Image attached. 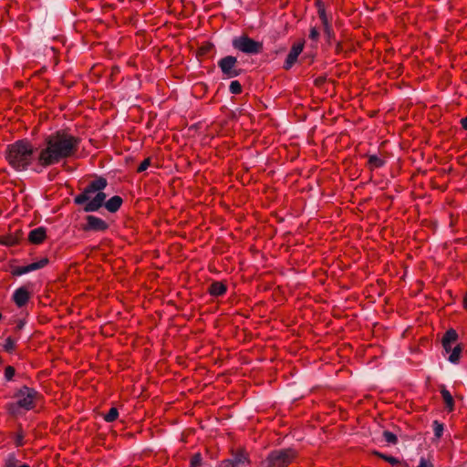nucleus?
Returning a JSON list of instances; mask_svg holds the SVG:
<instances>
[{
    "mask_svg": "<svg viewBox=\"0 0 467 467\" xmlns=\"http://www.w3.org/2000/svg\"><path fill=\"white\" fill-rule=\"evenodd\" d=\"M78 144V139L65 130L47 135L37 149L38 167L47 168L73 156Z\"/></svg>",
    "mask_w": 467,
    "mask_h": 467,
    "instance_id": "f257e3e1",
    "label": "nucleus"
},
{
    "mask_svg": "<svg viewBox=\"0 0 467 467\" xmlns=\"http://www.w3.org/2000/svg\"><path fill=\"white\" fill-rule=\"evenodd\" d=\"M6 160L9 165L17 171L31 168L35 171H41L44 167L37 165V152L27 140H17L8 145Z\"/></svg>",
    "mask_w": 467,
    "mask_h": 467,
    "instance_id": "f03ea898",
    "label": "nucleus"
},
{
    "mask_svg": "<svg viewBox=\"0 0 467 467\" xmlns=\"http://www.w3.org/2000/svg\"><path fill=\"white\" fill-rule=\"evenodd\" d=\"M106 187V179L98 178L92 181L80 194L77 195L74 202L77 204H84L85 212H96L105 202L107 195L103 191Z\"/></svg>",
    "mask_w": 467,
    "mask_h": 467,
    "instance_id": "7ed1b4c3",
    "label": "nucleus"
},
{
    "mask_svg": "<svg viewBox=\"0 0 467 467\" xmlns=\"http://www.w3.org/2000/svg\"><path fill=\"white\" fill-rule=\"evenodd\" d=\"M41 398L42 395L36 389L23 386L15 392L12 401L6 404L5 409L12 416H21L34 410Z\"/></svg>",
    "mask_w": 467,
    "mask_h": 467,
    "instance_id": "20e7f679",
    "label": "nucleus"
},
{
    "mask_svg": "<svg viewBox=\"0 0 467 467\" xmlns=\"http://www.w3.org/2000/svg\"><path fill=\"white\" fill-rule=\"evenodd\" d=\"M296 457L293 449L275 450L262 462L264 467H287Z\"/></svg>",
    "mask_w": 467,
    "mask_h": 467,
    "instance_id": "39448f33",
    "label": "nucleus"
},
{
    "mask_svg": "<svg viewBox=\"0 0 467 467\" xmlns=\"http://www.w3.org/2000/svg\"><path fill=\"white\" fill-rule=\"evenodd\" d=\"M233 47L246 54H258L262 50V44L254 39L242 36L233 40Z\"/></svg>",
    "mask_w": 467,
    "mask_h": 467,
    "instance_id": "423d86ee",
    "label": "nucleus"
},
{
    "mask_svg": "<svg viewBox=\"0 0 467 467\" xmlns=\"http://www.w3.org/2000/svg\"><path fill=\"white\" fill-rule=\"evenodd\" d=\"M218 66L223 74L228 78H235L241 73V69L237 67V58L233 56H227L220 59Z\"/></svg>",
    "mask_w": 467,
    "mask_h": 467,
    "instance_id": "0eeeda50",
    "label": "nucleus"
},
{
    "mask_svg": "<svg viewBox=\"0 0 467 467\" xmlns=\"http://www.w3.org/2000/svg\"><path fill=\"white\" fill-rule=\"evenodd\" d=\"M305 46V41L301 40L293 44L286 59L284 64L285 69H290L296 62L299 55L302 53Z\"/></svg>",
    "mask_w": 467,
    "mask_h": 467,
    "instance_id": "6e6552de",
    "label": "nucleus"
},
{
    "mask_svg": "<svg viewBox=\"0 0 467 467\" xmlns=\"http://www.w3.org/2000/svg\"><path fill=\"white\" fill-rule=\"evenodd\" d=\"M32 295V288L27 285L18 287L13 294V300L18 307L27 304Z\"/></svg>",
    "mask_w": 467,
    "mask_h": 467,
    "instance_id": "1a4fd4ad",
    "label": "nucleus"
},
{
    "mask_svg": "<svg viewBox=\"0 0 467 467\" xmlns=\"http://www.w3.org/2000/svg\"><path fill=\"white\" fill-rule=\"evenodd\" d=\"M47 263H48V260L47 258H42L39 261L31 263L27 265H22V266H17V267L14 268L12 274L14 275H18V276L23 275L27 273H30V272H33V271H36V270L45 267L47 265Z\"/></svg>",
    "mask_w": 467,
    "mask_h": 467,
    "instance_id": "9d476101",
    "label": "nucleus"
},
{
    "mask_svg": "<svg viewBox=\"0 0 467 467\" xmlns=\"http://www.w3.org/2000/svg\"><path fill=\"white\" fill-rule=\"evenodd\" d=\"M248 463L247 454L244 451H239L232 459L222 462L221 467H240Z\"/></svg>",
    "mask_w": 467,
    "mask_h": 467,
    "instance_id": "9b49d317",
    "label": "nucleus"
},
{
    "mask_svg": "<svg viewBox=\"0 0 467 467\" xmlns=\"http://www.w3.org/2000/svg\"><path fill=\"white\" fill-rule=\"evenodd\" d=\"M108 228V223L99 217L88 215L87 217V225L85 230L88 231H105Z\"/></svg>",
    "mask_w": 467,
    "mask_h": 467,
    "instance_id": "f8f14e48",
    "label": "nucleus"
},
{
    "mask_svg": "<svg viewBox=\"0 0 467 467\" xmlns=\"http://www.w3.org/2000/svg\"><path fill=\"white\" fill-rule=\"evenodd\" d=\"M47 237V232L44 227H38L30 231L28 240L30 243L39 244L44 242Z\"/></svg>",
    "mask_w": 467,
    "mask_h": 467,
    "instance_id": "ddd939ff",
    "label": "nucleus"
},
{
    "mask_svg": "<svg viewBox=\"0 0 467 467\" xmlns=\"http://www.w3.org/2000/svg\"><path fill=\"white\" fill-rule=\"evenodd\" d=\"M458 334L454 329H449L442 337V346L447 353H450L451 346L456 342Z\"/></svg>",
    "mask_w": 467,
    "mask_h": 467,
    "instance_id": "4468645a",
    "label": "nucleus"
},
{
    "mask_svg": "<svg viewBox=\"0 0 467 467\" xmlns=\"http://www.w3.org/2000/svg\"><path fill=\"white\" fill-rule=\"evenodd\" d=\"M122 202V198L115 195L109 199L107 202L105 201L103 205L109 213H115L120 208Z\"/></svg>",
    "mask_w": 467,
    "mask_h": 467,
    "instance_id": "2eb2a0df",
    "label": "nucleus"
},
{
    "mask_svg": "<svg viewBox=\"0 0 467 467\" xmlns=\"http://www.w3.org/2000/svg\"><path fill=\"white\" fill-rule=\"evenodd\" d=\"M226 290H227L226 285L222 282H213L211 284V285L209 287V293L213 296H223V294H225Z\"/></svg>",
    "mask_w": 467,
    "mask_h": 467,
    "instance_id": "dca6fc26",
    "label": "nucleus"
},
{
    "mask_svg": "<svg viewBox=\"0 0 467 467\" xmlns=\"http://www.w3.org/2000/svg\"><path fill=\"white\" fill-rule=\"evenodd\" d=\"M375 454L381 458L382 460L386 461L387 462H389V464H391L392 466H395V467H408V464L406 462H403L401 461H400L398 458L396 457H393V456H389V455H387V454H384L382 452H379V451H376Z\"/></svg>",
    "mask_w": 467,
    "mask_h": 467,
    "instance_id": "f3484780",
    "label": "nucleus"
},
{
    "mask_svg": "<svg viewBox=\"0 0 467 467\" xmlns=\"http://www.w3.org/2000/svg\"><path fill=\"white\" fill-rule=\"evenodd\" d=\"M441 397L443 399V401L446 405V408L449 411H452L454 409V400L448 389L445 388L441 389Z\"/></svg>",
    "mask_w": 467,
    "mask_h": 467,
    "instance_id": "a211bd4d",
    "label": "nucleus"
},
{
    "mask_svg": "<svg viewBox=\"0 0 467 467\" xmlns=\"http://www.w3.org/2000/svg\"><path fill=\"white\" fill-rule=\"evenodd\" d=\"M462 350V348L460 345H457L455 347L451 346V349L450 350L451 354H450L448 359L452 363L458 362L460 359Z\"/></svg>",
    "mask_w": 467,
    "mask_h": 467,
    "instance_id": "6ab92c4d",
    "label": "nucleus"
},
{
    "mask_svg": "<svg viewBox=\"0 0 467 467\" xmlns=\"http://www.w3.org/2000/svg\"><path fill=\"white\" fill-rule=\"evenodd\" d=\"M16 339L12 337H8L5 339L3 348L5 351L11 353L16 349Z\"/></svg>",
    "mask_w": 467,
    "mask_h": 467,
    "instance_id": "aec40b11",
    "label": "nucleus"
},
{
    "mask_svg": "<svg viewBox=\"0 0 467 467\" xmlns=\"http://www.w3.org/2000/svg\"><path fill=\"white\" fill-rule=\"evenodd\" d=\"M368 164L370 168L376 169L383 166L384 161L376 155H371L368 158Z\"/></svg>",
    "mask_w": 467,
    "mask_h": 467,
    "instance_id": "412c9836",
    "label": "nucleus"
},
{
    "mask_svg": "<svg viewBox=\"0 0 467 467\" xmlns=\"http://www.w3.org/2000/svg\"><path fill=\"white\" fill-rule=\"evenodd\" d=\"M317 9H318L317 10L318 16H319V18H320L322 24H327L329 21L327 16V13H326L324 6L321 5V2L319 0L317 2Z\"/></svg>",
    "mask_w": 467,
    "mask_h": 467,
    "instance_id": "4be33fe9",
    "label": "nucleus"
},
{
    "mask_svg": "<svg viewBox=\"0 0 467 467\" xmlns=\"http://www.w3.org/2000/svg\"><path fill=\"white\" fill-rule=\"evenodd\" d=\"M119 416L118 410L116 408H111L109 412L104 416V420L107 422L114 421Z\"/></svg>",
    "mask_w": 467,
    "mask_h": 467,
    "instance_id": "5701e85b",
    "label": "nucleus"
},
{
    "mask_svg": "<svg viewBox=\"0 0 467 467\" xmlns=\"http://www.w3.org/2000/svg\"><path fill=\"white\" fill-rule=\"evenodd\" d=\"M229 90L232 94H240L242 92V86L239 81L234 80L230 83Z\"/></svg>",
    "mask_w": 467,
    "mask_h": 467,
    "instance_id": "b1692460",
    "label": "nucleus"
},
{
    "mask_svg": "<svg viewBox=\"0 0 467 467\" xmlns=\"http://www.w3.org/2000/svg\"><path fill=\"white\" fill-rule=\"evenodd\" d=\"M444 427L443 424L440 423L439 421L435 420L433 422V431L436 438H441L443 434Z\"/></svg>",
    "mask_w": 467,
    "mask_h": 467,
    "instance_id": "393cba45",
    "label": "nucleus"
},
{
    "mask_svg": "<svg viewBox=\"0 0 467 467\" xmlns=\"http://www.w3.org/2000/svg\"><path fill=\"white\" fill-rule=\"evenodd\" d=\"M18 460L14 454H9L5 461L4 467H17Z\"/></svg>",
    "mask_w": 467,
    "mask_h": 467,
    "instance_id": "a878e982",
    "label": "nucleus"
},
{
    "mask_svg": "<svg viewBox=\"0 0 467 467\" xmlns=\"http://www.w3.org/2000/svg\"><path fill=\"white\" fill-rule=\"evenodd\" d=\"M383 437L388 443L396 444L398 441L397 436L389 431L383 432Z\"/></svg>",
    "mask_w": 467,
    "mask_h": 467,
    "instance_id": "bb28decb",
    "label": "nucleus"
},
{
    "mask_svg": "<svg viewBox=\"0 0 467 467\" xmlns=\"http://www.w3.org/2000/svg\"><path fill=\"white\" fill-rule=\"evenodd\" d=\"M319 36H320V33H319V30L313 26L310 28V32H309V38L314 41V42H317V40L319 39Z\"/></svg>",
    "mask_w": 467,
    "mask_h": 467,
    "instance_id": "cd10ccee",
    "label": "nucleus"
},
{
    "mask_svg": "<svg viewBox=\"0 0 467 467\" xmlns=\"http://www.w3.org/2000/svg\"><path fill=\"white\" fill-rule=\"evenodd\" d=\"M202 462V456L200 453L194 454L191 459V467H197Z\"/></svg>",
    "mask_w": 467,
    "mask_h": 467,
    "instance_id": "c85d7f7f",
    "label": "nucleus"
},
{
    "mask_svg": "<svg viewBox=\"0 0 467 467\" xmlns=\"http://www.w3.org/2000/svg\"><path fill=\"white\" fill-rule=\"evenodd\" d=\"M15 376V368L11 366H8L5 369V378L6 380H11Z\"/></svg>",
    "mask_w": 467,
    "mask_h": 467,
    "instance_id": "c756f323",
    "label": "nucleus"
},
{
    "mask_svg": "<svg viewBox=\"0 0 467 467\" xmlns=\"http://www.w3.org/2000/svg\"><path fill=\"white\" fill-rule=\"evenodd\" d=\"M150 164V160L149 158L145 159L138 167L137 171L142 172L148 169Z\"/></svg>",
    "mask_w": 467,
    "mask_h": 467,
    "instance_id": "7c9ffc66",
    "label": "nucleus"
},
{
    "mask_svg": "<svg viewBox=\"0 0 467 467\" xmlns=\"http://www.w3.org/2000/svg\"><path fill=\"white\" fill-rule=\"evenodd\" d=\"M15 443L17 447H20V446H23L24 445V434L21 432V431H18L16 434V437H15Z\"/></svg>",
    "mask_w": 467,
    "mask_h": 467,
    "instance_id": "2f4dec72",
    "label": "nucleus"
},
{
    "mask_svg": "<svg viewBox=\"0 0 467 467\" xmlns=\"http://www.w3.org/2000/svg\"><path fill=\"white\" fill-rule=\"evenodd\" d=\"M418 467H433V464L431 463V461L422 457L420 460V463H419Z\"/></svg>",
    "mask_w": 467,
    "mask_h": 467,
    "instance_id": "473e14b6",
    "label": "nucleus"
},
{
    "mask_svg": "<svg viewBox=\"0 0 467 467\" xmlns=\"http://www.w3.org/2000/svg\"><path fill=\"white\" fill-rule=\"evenodd\" d=\"M323 26H324V31H325L326 35L327 36L328 38H330V36L332 35V28H331L329 22L327 24H323Z\"/></svg>",
    "mask_w": 467,
    "mask_h": 467,
    "instance_id": "72a5a7b5",
    "label": "nucleus"
},
{
    "mask_svg": "<svg viewBox=\"0 0 467 467\" xmlns=\"http://www.w3.org/2000/svg\"><path fill=\"white\" fill-rule=\"evenodd\" d=\"M461 124H462V127L464 130H467V117H466V118L462 119V120H461Z\"/></svg>",
    "mask_w": 467,
    "mask_h": 467,
    "instance_id": "f704fd0d",
    "label": "nucleus"
},
{
    "mask_svg": "<svg viewBox=\"0 0 467 467\" xmlns=\"http://www.w3.org/2000/svg\"><path fill=\"white\" fill-rule=\"evenodd\" d=\"M463 304H464V308L467 310V293H466V296H464Z\"/></svg>",
    "mask_w": 467,
    "mask_h": 467,
    "instance_id": "c9c22d12",
    "label": "nucleus"
},
{
    "mask_svg": "<svg viewBox=\"0 0 467 467\" xmlns=\"http://www.w3.org/2000/svg\"><path fill=\"white\" fill-rule=\"evenodd\" d=\"M19 467H29L27 464H22Z\"/></svg>",
    "mask_w": 467,
    "mask_h": 467,
    "instance_id": "e433bc0d",
    "label": "nucleus"
}]
</instances>
